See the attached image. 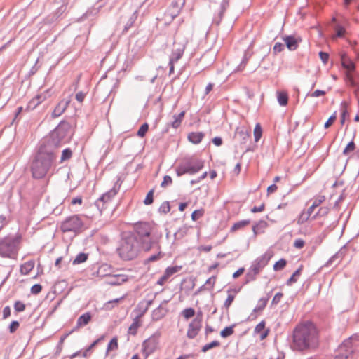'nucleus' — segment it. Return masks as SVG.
Masks as SVG:
<instances>
[{
  "mask_svg": "<svg viewBox=\"0 0 359 359\" xmlns=\"http://www.w3.org/2000/svg\"><path fill=\"white\" fill-rule=\"evenodd\" d=\"M240 289H228V297L224 303V307L228 310L235 299V295L239 292Z\"/></svg>",
  "mask_w": 359,
  "mask_h": 359,
  "instance_id": "5701e85b",
  "label": "nucleus"
},
{
  "mask_svg": "<svg viewBox=\"0 0 359 359\" xmlns=\"http://www.w3.org/2000/svg\"><path fill=\"white\" fill-rule=\"evenodd\" d=\"M341 257V253L340 252H337L329 259V260L325 263V266H330L337 259Z\"/></svg>",
  "mask_w": 359,
  "mask_h": 359,
  "instance_id": "680f3d73",
  "label": "nucleus"
},
{
  "mask_svg": "<svg viewBox=\"0 0 359 359\" xmlns=\"http://www.w3.org/2000/svg\"><path fill=\"white\" fill-rule=\"evenodd\" d=\"M158 345V339L154 335L144 341L142 344V352L145 357L147 358L153 353L157 349Z\"/></svg>",
  "mask_w": 359,
  "mask_h": 359,
  "instance_id": "f8f14e48",
  "label": "nucleus"
},
{
  "mask_svg": "<svg viewBox=\"0 0 359 359\" xmlns=\"http://www.w3.org/2000/svg\"><path fill=\"white\" fill-rule=\"evenodd\" d=\"M355 338L351 336L345 339L338 348V354L334 359H348L354 351L353 340Z\"/></svg>",
  "mask_w": 359,
  "mask_h": 359,
  "instance_id": "1a4fd4ad",
  "label": "nucleus"
},
{
  "mask_svg": "<svg viewBox=\"0 0 359 359\" xmlns=\"http://www.w3.org/2000/svg\"><path fill=\"white\" fill-rule=\"evenodd\" d=\"M148 129H149V125L147 123H143L140 126V128H139V130L137 133V136H139L140 137H144L147 132L148 131Z\"/></svg>",
  "mask_w": 359,
  "mask_h": 359,
  "instance_id": "3c124183",
  "label": "nucleus"
},
{
  "mask_svg": "<svg viewBox=\"0 0 359 359\" xmlns=\"http://www.w3.org/2000/svg\"><path fill=\"white\" fill-rule=\"evenodd\" d=\"M184 115H185V111H182L179 114L173 115V116H172L173 117V121L166 125V128L164 130V133H167L168 130V128L170 127H172V128H173L175 129L178 128L181 126V124H182V120H183V118L184 117Z\"/></svg>",
  "mask_w": 359,
  "mask_h": 359,
  "instance_id": "f3484780",
  "label": "nucleus"
},
{
  "mask_svg": "<svg viewBox=\"0 0 359 359\" xmlns=\"http://www.w3.org/2000/svg\"><path fill=\"white\" fill-rule=\"evenodd\" d=\"M88 253L80 252L76 256L74 259L72 261V264L76 265V264L83 263L88 259Z\"/></svg>",
  "mask_w": 359,
  "mask_h": 359,
  "instance_id": "72a5a7b5",
  "label": "nucleus"
},
{
  "mask_svg": "<svg viewBox=\"0 0 359 359\" xmlns=\"http://www.w3.org/2000/svg\"><path fill=\"white\" fill-rule=\"evenodd\" d=\"M203 215V210H196L191 213V219L193 221H196L200 217H201Z\"/></svg>",
  "mask_w": 359,
  "mask_h": 359,
  "instance_id": "0e129e2a",
  "label": "nucleus"
},
{
  "mask_svg": "<svg viewBox=\"0 0 359 359\" xmlns=\"http://www.w3.org/2000/svg\"><path fill=\"white\" fill-rule=\"evenodd\" d=\"M46 99V93L36 95L29 102L26 109L27 111H29L35 109L40 103H41Z\"/></svg>",
  "mask_w": 359,
  "mask_h": 359,
  "instance_id": "aec40b11",
  "label": "nucleus"
},
{
  "mask_svg": "<svg viewBox=\"0 0 359 359\" xmlns=\"http://www.w3.org/2000/svg\"><path fill=\"white\" fill-rule=\"evenodd\" d=\"M170 210V206L168 201L163 202L159 207V212L166 214Z\"/></svg>",
  "mask_w": 359,
  "mask_h": 359,
  "instance_id": "4d7b16f0",
  "label": "nucleus"
},
{
  "mask_svg": "<svg viewBox=\"0 0 359 359\" xmlns=\"http://www.w3.org/2000/svg\"><path fill=\"white\" fill-rule=\"evenodd\" d=\"M182 314L186 319H189L195 315V310L193 308H187L182 311Z\"/></svg>",
  "mask_w": 359,
  "mask_h": 359,
  "instance_id": "603ef678",
  "label": "nucleus"
},
{
  "mask_svg": "<svg viewBox=\"0 0 359 359\" xmlns=\"http://www.w3.org/2000/svg\"><path fill=\"white\" fill-rule=\"evenodd\" d=\"M250 57V55L248 53L245 52L243 55V57L242 59V61L241 62L239 65L237 67V69H236L237 71H242L244 69Z\"/></svg>",
  "mask_w": 359,
  "mask_h": 359,
  "instance_id": "79ce46f5",
  "label": "nucleus"
},
{
  "mask_svg": "<svg viewBox=\"0 0 359 359\" xmlns=\"http://www.w3.org/2000/svg\"><path fill=\"white\" fill-rule=\"evenodd\" d=\"M186 0H173L167 10L166 15L170 16L171 20L177 17L185 4Z\"/></svg>",
  "mask_w": 359,
  "mask_h": 359,
  "instance_id": "ddd939ff",
  "label": "nucleus"
},
{
  "mask_svg": "<svg viewBox=\"0 0 359 359\" xmlns=\"http://www.w3.org/2000/svg\"><path fill=\"white\" fill-rule=\"evenodd\" d=\"M186 47V43H174V48L170 56V60L177 62L184 55Z\"/></svg>",
  "mask_w": 359,
  "mask_h": 359,
  "instance_id": "2eb2a0df",
  "label": "nucleus"
},
{
  "mask_svg": "<svg viewBox=\"0 0 359 359\" xmlns=\"http://www.w3.org/2000/svg\"><path fill=\"white\" fill-rule=\"evenodd\" d=\"M188 230L189 228L187 226L180 227L174 234L175 239L180 240L184 238L187 234Z\"/></svg>",
  "mask_w": 359,
  "mask_h": 359,
  "instance_id": "f704fd0d",
  "label": "nucleus"
},
{
  "mask_svg": "<svg viewBox=\"0 0 359 359\" xmlns=\"http://www.w3.org/2000/svg\"><path fill=\"white\" fill-rule=\"evenodd\" d=\"M92 315L89 312H86L82 314L81 316L78 318L76 321V325L74 330H77L81 327H83L88 325V323L90 321Z\"/></svg>",
  "mask_w": 359,
  "mask_h": 359,
  "instance_id": "412c9836",
  "label": "nucleus"
},
{
  "mask_svg": "<svg viewBox=\"0 0 359 359\" xmlns=\"http://www.w3.org/2000/svg\"><path fill=\"white\" fill-rule=\"evenodd\" d=\"M270 295L269 294H267V296L266 297H262L258 301L257 305L254 308L252 312L248 316V320H253L257 318L256 313L261 312L264 310V309L266 307Z\"/></svg>",
  "mask_w": 359,
  "mask_h": 359,
  "instance_id": "4468645a",
  "label": "nucleus"
},
{
  "mask_svg": "<svg viewBox=\"0 0 359 359\" xmlns=\"http://www.w3.org/2000/svg\"><path fill=\"white\" fill-rule=\"evenodd\" d=\"M147 311L148 309L147 308V306H145L143 302L140 301L135 308L133 312L136 313L135 317L141 318Z\"/></svg>",
  "mask_w": 359,
  "mask_h": 359,
  "instance_id": "c85d7f7f",
  "label": "nucleus"
},
{
  "mask_svg": "<svg viewBox=\"0 0 359 359\" xmlns=\"http://www.w3.org/2000/svg\"><path fill=\"white\" fill-rule=\"evenodd\" d=\"M216 281V276H212L205 281V285L208 290H212Z\"/></svg>",
  "mask_w": 359,
  "mask_h": 359,
  "instance_id": "bf43d9fd",
  "label": "nucleus"
},
{
  "mask_svg": "<svg viewBox=\"0 0 359 359\" xmlns=\"http://www.w3.org/2000/svg\"><path fill=\"white\" fill-rule=\"evenodd\" d=\"M351 72H346V82L352 87L356 86V83L352 76Z\"/></svg>",
  "mask_w": 359,
  "mask_h": 359,
  "instance_id": "052dcab7",
  "label": "nucleus"
},
{
  "mask_svg": "<svg viewBox=\"0 0 359 359\" xmlns=\"http://www.w3.org/2000/svg\"><path fill=\"white\" fill-rule=\"evenodd\" d=\"M341 62L342 67L347 70V72H353L355 69V63L346 53L341 55Z\"/></svg>",
  "mask_w": 359,
  "mask_h": 359,
  "instance_id": "6ab92c4d",
  "label": "nucleus"
},
{
  "mask_svg": "<svg viewBox=\"0 0 359 359\" xmlns=\"http://www.w3.org/2000/svg\"><path fill=\"white\" fill-rule=\"evenodd\" d=\"M128 280V276L125 274L110 275L107 283L111 285H118Z\"/></svg>",
  "mask_w": 359,
  "mask_h": 359,
  "instance_id": "a211bd4d",
  "label": "nucleus"
},
{
  "mask_svg": "<svg viewBox=\"0 0 359 359\" xmlns=\"http://www.w3.org/2000/svg\"><path fill=\"white\" fill-rule=\"evenodd\" d=\"M286 264H287V262L285 259H280V260H278V262H276L274 264L273 270L276 271H280L285 268V266H286Z\"/></svg>",
  "mask_w": 359,
  "mask_h": 359,
  "instance_id": "49530a36",
  "label": "nucleus"
},
{
  "mask_svg": "<svg viewBox=\"0 0 359 359\" xmlns=\"http://www.w3.org/2000/svg\"><path fill=\"white\" fill-rule=\"evenodd\" d=\"M142 250V245L137 238L131 232L123 233L120 244L117 248L119 257L124 261H130L136 258Z\"/></svg>",
  "mask_w": 359,
  "mask_h": 359,
  "instance_id": "20e7f679",
  "label": "nucleus"
},
{
  "mask_svg": "<svg viewBox=\"0 0 359 359\" xmlns=\"http://www.w3.org/2000/svg\"><path fill=\"white\" fill-rule=\"evenodd\" d=\"M250 223V219H244V220H241V221H239L238 222H236L232 226L231 231H234L238 230V229H240L247 226Z\"/></svg>",
  "mask_w": 359,
  "mask_h": 359,
  "instance_id": "4c0bfd02",
  "label": "nucleus"
},
{
  "mask_svg": "<svg viewBox=\"0 0 359 359\" xmlns=\"http://www.w3.org/2000/svg\"><path fill=\"white\" fill-rule=\"evenodd\" d=\"M60 228L63 233H70L72 237L76 236L86 229L83 219L78 215L66 217L61 222Z\"/></svg>",
  "mask_w": 359,
  "mask_h": 359,
  "instance_id": "423d86ee",
  "label": "nucleus"
},
{
  "mask_svg": "<svg viewBox=\"0 0 359 359\" xmlns=\"http://www.w3.org/2000/svg\"><path fill=\"white\" fill-rule=\"evenodd\" d=\"M22 235L19 233H9L0 238V257L15 259L20 249Z\"/></svg>",
  "mask_w": 359,
  "mask_h": 359,
  "instance_id": "39448f33",
  "label": "nucleus"
},
{
  "mask_svg": "<svg viewBox=\"0 0 359 359\" xmlns=\"http://www.w3.org/2000/svg\"><path fill=\"white\" fill-rule=\"evenodd\" d=\"M154 201V190L151 189L150 190L147 196H146V198L144 201V203L147 205H151Z\"/></svg>",
  "mask_w": 359,
  "mask_h": 359,
  "instance_id": "6e6d98bb",
  "label": "nucleus"
},
{
  "mask_svg": "<svg viewBox=\"0 0 359 359\" xmlns=\"http://www.w3.org/2000/svg\"><path fill=\"white\" fill-rule=\"evenodd\" d=\"M142 325L141 318L138 317H135L133 318V323L128 328V333L131 335H136L137 332V329Z\"/></svg>",
  "mask_w": 359,
  "mask_h": 359,
  "instance_id": "393cba45",
  "label": "nucleus"
},
{
  "mask_svg": "<svg viewBox=\"0 0 359 359\" xmlns=\"http://www.w3.org/2000/svg\"><path fill=\"white\" fill-rule=\"evenodd\" d=\"M137 16L135 13H134L128 19L126 25L124 27L123 32H127L134 24L135 21L136 20Z\"/></svg>",
  "mask_w": 359,
  "mask_h": 359,
  "instance_id": "864d4df0",
  "label": "nucleus"
},
{
  "mask_svg": "<svg viewBox=\"0 0 359 359\" xmlns=\"http://www.w3.org/2000/svg\"><path fill=\"white\" fill-rule=\"evenodd\" d=\"M182 269L181 266H169L166 268L164 273L167 276L168 278L170 277L173 274L179 272Z\"/></svg>",
  "mask_w": 359,
  "mask_h": 359,
  "instance_id": "e433bc0d",
  "label": "nucleus"
},
{
  "mask_svg": "<svg viewBox=\"0 0 359 359\" xmlns=\"http://www.w3.org/2000/svg\"><path fill=\"white\" fill-rule=\"evenodd\" d=\"M205 134L203 132H191L188 135V140L191 143L199 144L203 139Z\"/></svg>",
  "mask_w": 359,
  "mask_h": 359,
  "instance_id": "b1692460",
  "label": "nucleus"
},
{
  "mask_svg": "<svg viewBox=\"0 0 359 359\" xmlns=\"http://www.w3.org/2000/svg\"><path fill=\"white\" fill-rule=\"evenodd\" d=\"M309 217L310 216L305 211H302L297 218V224L299 225L303 224L309 219Z\"/></svg>",
  "mask_w": 359,
  "mask_h": 359,
  "instance_id": "8fccbe9b",
  "label": "nucleus"
},
{
  "mask_svg": "<svg viewBox=\"0 0 359 359\" xmlns=\"http://www.w3.org/2000/svg\"><path fill=\"white\" fill-rule=\"evenodd\" d=\"M229 0H222V1L220 4V11L218 15V19L215 18L214 19L215 23L217 25H219L221 20H222L224 13H225L226 10L229 7Z\"/></svg>",
  "mask_w": 359,
  "mask_h": 359,
  "instance_id": "a878e982",
  "label": "nucleus"
},
{
  "mask_svg": "<svg viewBox=\"0 0 359 359\" xmlns=\"http://www.w3.org/2000/svg\"><path fill=\"white\" fill-rule=\"evenodd\" d=\"M67 129V124L60 123L50 134L52 142L48 140L40 144L30 164V170L34 179H45L50 172L56 160L53 145L58 144L65 138Z\"/></svg>",
  "mask_w": 359,
  "mask_h": 359,
  "instance_id": "f257e3e1",
  "label": "nucleus"
},
{
  "mask_svg": "<svg viewBox=\"0 0 359 359\" xmlns=\"http://www.w3.org/2000/svg\"><path fill=\"white\" fill-rule=\"evenodd\" d=\"M110 271H111L110 266L107 264H104L101 265L99 267V269L97 271V276H101V277L107 276L108 278L109 276L111 275Z\"/></svg>",
  "mask_w": 359,
  "mask_h": 359,
  "instance_id": "7c9ffc66",
  "label": "nucleus"
},
{
  "mask_svg": "<svg viewBox=\"0 0 359 359\" xmlns=\"http://www.w3.org/2000/svg\"><path fill=\"white\" fill-rule=\"evenodd\" d=\"M257 275V273L250 268L245 274V280L244 284H248L250 282L254 281L256 279Z\"/></svg>",
  "mask_w": 359,
  "mask_h": 359,
  "instance_id": "58836bf2",
  "label": "nucleus"
},
{
  "mask_svg": "<svg viewBox=\"0 0 359 359\" xmlns=\"http://www.w3.org/2000/svg\"><path fill=\"white\" fill-rule=\"evenodd\" d=\"M325 200V196H319L317 198H314L312 205L313 207L317 208Z\"/></svg>",
  "mask_w": 359,
  "mask_h": 359,
  "instance_id": "e2e57ef3",
  "label": "nucleus"
},
{
  "mask_svg": "<svg viewBox=\"0 0 359 359\" xmlns=\"http://www.w3.org/2000/svg\"><path fill=\"white\" fill-rule=\"evenodd\" d=\"M205 161L196 157H191L180 163L175 169L177 177L188 174L190 175L198 173L204 167Z\"/></svg>",
  "mask_w": 359,
  "mask_h": 359,
  "instance_id": "0eeeda50",
  "label": "nucleus"
},
{
  "mask_svg": "<svg viewBox=\"0 0 359 359\" xmlns=\"http://www.w3.org/2000/svg\"><path fill=\"white\" fill-rule=\"evenodd\" d=\"M172 180L171 177L169 175H165L163 177V180L161 182V187L165 188L167 186L172 184Z\"/></svg>",
  "mask_w": 359,
  "mask_h": 359,
  "instance_id": "69168bd1",
  "label": "nucleus"
},
{
  "mask_svg": "<svg viewBox=\"0 0 359 359\" xmlns=\"http://www.w3.org/2000/svg\"><path fill=\"white\" fill-rule=\"evenodd\" d=\"M271 256L272 255L271 252H265L264 254L258 257L255 260H254L250 268L255 273L259 274L260 271L265 267V266L267 265Z\"/></svg>",
  "mask_w": 359,
  "mask_h": 359,
  "instance_id": "9b49d317",
  "label": "nucleus"
},
{
  "mask_svg": "<svg viewBox=\"0 0 359 359\" xmlns=\"http://www.w3.org/2000/svg\"><path fill=\"white\" fill-rule=\"evenodd\" d=\"M303 266L301 265L292 275V276L287 280L286 284L287 285H291L292 283H296L297 281L298 278L300 276L301 271L302 270Z\"/></svg>",
  "mask_w": 359,
  "mask_h": 359,
  "instance_id": "473e14b6",
  "label": "nucleus"
},
{
  "mask_svg": "<svg viewBox=\"0 0 359 359\" xmlns=\"http://www.w3.org/2000/svg\"><path fill=\"white\" fill-rule=\"evenodd\" d=\"M162 257V253L159 251L157 254L152 255L147 259V262H152L160 259Z\"/></svg>",
  "mask_w": 359,
  "mask_h": 359,
  "instance_id": "338daca9",
  "label": "nucleus"
},
{
  "mask_svg": "<svg viewBox=\"0 0 359 359\" xmlns=\"http://www.w3.org/2000/svg\"><path fill=\"white\" fill-rule=\"evenodd\" d=\"M203 315L198 313L196 317L192 320L188 326L187 336L189 339H194L202 327Z\"/></svg>",
  "mask_w": 359,
  "mask_h": 359,
  "instance_id": "9d476101",
  "label": "nucleus"
},
{
  "mask_svg": "<svg viewBox=\"0 0 359 359\" xmlns=\"http://www.w3.org/2000/svg\"><path fill=\"white\" fill-rule=\"evenodd\" d=\"M355 148V144L353 140H351L348 144L346 145L345 149L343 151V154L347 155L349 152L353 151Z\"/></svg>",
  "mask_w": 359,
  "mask_h": 359,
  "instance_id": "13d9d810",
  "label": "nucleus"
},
{
  "mask_svg": "<svg viewBox=\"0 0 359 359\" xmlns=\"http://www.w3.org/2000/svg\"><path fill=\"white\" fill-rule=\"evenodd\" d=\"M277 99L280 106H286L288 103V95L285 91H278Z\"/></svg>",
  "mask_w": 359,
  "mask_h": 359,
  "instance_id": "2f4dec72",
  "label": "nucleus"
},
{
  "mask_svg": "<svg viewBox=\"0 0 359 359\" xmlns=\"http://www.w3.org/2000/svg\"><path fill=\"white\" fill-rule=\"evenodd\" d=\"M155 229L156 225L153 222H137L133 224V231L130 232L137 238L142 250L148 252L158 243L161 237V234H156Z\"/></svg>",
  "mask_w": 359,
  "mask_h": 359,
  "instance_id": "7ed1b4c3",
  "label": "nucleus"
},
{
  "mask_svg": "<svg viewBox=\"0 0 359 359\" xmlns=\"http://www.w3.org/2000/svg\"><path fill=\"white\" fill-rule=\"evenodd\" d=\"M348 104L345 102H342L341 104V123H344L345 120V116L346 114H348L347 111Z\"/></svg>",
  "mask_w": 359,
  "mask_h": 359,
  "instance_id": "5fc2aeb1",
  "label": "nucleus"
},
{
  "mask_svg": "<svg viewBox=\"0 0 359 359\" xmlns=\"http://www.w3.org/2000/svg\"><path fill=\"white\" fill-rule=\"evenodd\" d=\"M283 41L290 50H295L298 48L299 42L297 39L292 35L285 36L283 37Z\"/></svg>",
  "mask_w": 359,
  "mask_h": 359,
  "instance_id": "4be33fe9",
  "label": "nucleus"
},
{
  "mask_svg": "<svg viewBox=\"0 0 359 359\" xmlns=\"http://www.w3.org/2000/svg\"><path fill=\"white\" fill-rule=\"evenodd\" d=\"M167 310L160 305L152 311V319L154 320H159L165 316Z\"/></svg>",
  "mask_w": 359,
  "mask_h": 359,
  "instance_id": "bb28decb",
  "label": "nucleus"
},
{
  "mask_svg": "<svg viewBox=\"0 0 359 359\" xmlns=\"http://www.w3.org/2000/svg\"><path fill=\"white\" fill-rule=\"evenodd\" d=\"M219 345H220V343L218 341H212V342H210L209 344H206L205 345H204L202 347L201 351L203 352H206V351H208V350H210V349H211L212 348L219 346Z\"/></svg>",
  "mask_w": 359,
  "mask_h": 359,
  "instance_id": "09e8293b",
  "label": "nucleus"
},
{
  "mask_svg": "<svg viewBox=\"0 0 359 359\" xmlns=\"http://www.w3.org/2000/svg\"><path fill=\"white\" fill-rule=\"evenodd\" d=\"M330 209L327 207H321L318 209V212L313 216V219H316L318 217H324L328 214Z\"/></svg>",
  "mask_w": 359,
  "mask_h": 359,
  "instance_id": "a18cd8bd",
  "label": "nucleus"
},
{
  "mask_svg": "<svg viewBox=\"0 0 359 359\" xmlns=\"http://www.w3.org/2000/svg\"><path fill=\"white\" fill-rule=\"evenodd\" d=\"M284 45L282 43L277 42L275 43L273 48V51L275 54H276L283 51L284 50Z\"/></svg>",
  "mask_w": 359,
  "mask_h": 359,
  "instance_id": "774afa93",
  "label": "nucleus"
},
{
  "mask_svg": "<svg viewBox=\"0 0 359 359\" xmlns=\"http://www.w3.org/2000/svg\"><path fill=\"white\" fill-rule=\"evenodd\" d=\"M118 348V339L116 337H113L107 345V353L111 351L116 350Z\"/></svg>",
  "mask_w": 359,
  "mask_h": 359,
  "instance_id": "a19ab883",
  "label": "nucleus"
},
{
  "mask_svg": "<svg viewBox=\"0 0 359 359\" xmlns=\"http://www.w3.org/2000/svg\"><path fill=\"white\" fill-rule=\"evenodd\" d=\"M262 135V129L259 123H257L254 129L255 141L257 142L259 140Z\"/></svg>",
  "mask_w": 359,
  "mask_h": 359,
  "instance_id": "c03bdc74",
  "label": "nucleus"
},
{
  "mask_svg": "<svg viewBox=\"0 0 359 359\" xmlns=\"http://www.w3.org/2000/svg\"><path fill=\"white\" fill-rule=\"evenodd\" d=\"M238 135L241 138L242 143L245 144L250 137V132L248 130H240L238 132Z\"/></svg>",
  "mask_w": 359,
  "mask_h": 359,
  "instance_id": "de8ad7c7",
  "label": "nucleus"
},
{
  "mask_svg": "<svg viewBox=\"0 0 359 359\" xmlns=\"http://www.w3.org/2000/svg\"><path fill=\"white\" fill-rule=\"evenodd\" d=\"M69 102H70L69 100H61L55 106V109H53V111L52 112V114H51L52 118H55L59 117L60 116H61L65 112V111L66 110V109H67L68 104H69Z\"/></svg>",
  "mask_w": 359,
  "mask_h": 359,
  "instance_id": "dca6fc26",
  "label": "nucleus"
},
{
  "mask_svg": "<svg viewBox=\"0 0 359 359\" xmlns=\"http://www.w3.org/2000/svg\"><path fill=\"white\" fill-rule=\"evenodd\" d=\"M13 307L16 313H20L25 310L26 305L22 301L18 300L15 302Z\"/></svg>",
  "mask_w": 359,
  "mask_h": 359,
  "instance_id": "37998d69",
  "label": "nucleus"
},
{
  "mask_svg": "<svg viewBox=\"0 0 359 359\" xmlns=\"http://www.w3.org/2000/svg\"><path fill=\"white\" fill-rule=\"evenodd\" d=\"M121 184L118 181L116 182L113 187L103 194L95 202V205L100 212L107 208V204L117 194L120 189Z\"/></svg>",
  "mask_w": 359,
  "mask_h": 359,
  "instance_id": "6e6552de",
  "label": "nucleus"
},
{
  "mask_svg": "<svg viewBox=\"0 0 359 359\" xmlns=\"http://www.w3.org/2000/svg\"><path fill=\"white\" fill-rule=\"evenodd\" d=\"M267 226V223L264 220H259L252 226V231L255 236L261 233L264 229Z\"/></svg>",
  "mask_w": 359,
  "mask_h": 359,
  "instance_id": "c756f323",
  "label": "nucleus"
},
{
  "mask_svg": "<svg viewBox=\"0 0 359 359\" xmlns=\"http://www.w3.org/2000/svg\"><path fill=\"white\" fill-rule=\"evenodd\" d=\"M318 344V335L316 327L307 322L297 325L292 334V341L290 344L293 350L303 351L311 348H315Z\"/></svg>",
  "mask_w": 359,
  "mask_h": 359,
  "instance_id": "f03ea898",
  "label": "nucleus"
},
{
  "mask_svg": "<svg viewBox=\"0 0 359 359\" xmlns=\"http://www.w3.org/2000/svg\"><path fill=\"white\" fill-rule=\"evenodd\" d=\"M236 326V324H233L231 326L226 327L220 332V336L222 338H226L233 334V327Z\"/></svg>",
  "mask_w": 359,
  "mask_h": 359,
  "instance_id": "c9c22d12",
  "label": "nucleus"
},
{
  "mask_svg": "<svg viewBox=\"0 0 359 359\" xmlns=\"http://www.w3.org/2000/svg\"><path fill=\"white\" fill-rule=\"evenodd\" d=\"M72 156V149L69 148L65 149L62 152L60 162H63L65 161L70 159Z\"/></svg>",
  "mask_w": 359,
  "mask_h": 359,
  "instance_id": "ea45409f",
  "label": "nucleus"
},
{
  "mask_svg": "<svg viewBox=\"0 0 359 359\" xmlns=\"http://www.w3.org/2000/svg\"><path fill=\"white\" fill-rule=\"evenodd\" d=\"M34 262L32 260L26 262L20 266V273L22 275H27L34 267Z\"/></svg>",
  "mask_w": 359,
  "mask_h": 359,
  "instance_id": "cd10ccee",
  "label": "nucleus"
}]
</instances>
